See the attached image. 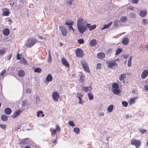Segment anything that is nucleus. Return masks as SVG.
<instances>
[{"label":"nucleus","instance_id":"obj_1","mask_svg":"<svg viewBox=\"0 0 148 148\" xmlns=\"http://www.w3.org/2000/svg\"><path fill=\"white\" fill-rule=\"evenodd\" d=\"M84 21L83 18H79L77 21V27L79 32L81 34H83L86 29L85 26L83 24Z\"/></svg>","mask_w":148,"mask_h":148},{"label":"nucleus","instance_id":"obj_2","mask_svg":"<svg viewBox=\"0 0 148 148\" xmlns=\"http://www.w3.org/2000/svg\"><path fill=\"white\" fill-rule=\"evenodd\" d=\"M119 86L117 83H114L112 84V92L115 95H118L120 93V90L119 89Z\"/></svg>","mask_w":148,"mask_h":148},{"label":"nucleus","instance_id":"obj_3","mask_svg":"<svg viewBox=\"0 0 148 148\" xmlns=\"http://www.w3.org/2000/svg\"><path fill=\"white\" fill-rule=\"evenodd\" d=\"M37 41V40L35 38H30L27 40L25 45L27 47L31 48L36 42Z\"/></svg>","mask_w":148,"mask_h":148},{"label":"nucleus","instance_id":"obj_4","mask_svg":"<svg viewBox=\"0 0 148 148\" xmlns=\"http://www.w3.org/2000/svg\"><path fill=\"white\" fill-rule=\"evenodd\" d=\"M116 60L109 61L106 62V63L109 68L111 69H114L115 67H117L118 65L116 62Z\"/></svg>","mask_w":148,"mask_h":148},{"label":"nucleus","instance_id":"obj_5","mask_svg":"<svg viewBox=\"0 0 148 148\" xmlns=\"http://www.w3.org/2000/svg\"><path fill=\"white\" fill-rule=\"evenodd\" d=\"M131 143L132 145H134L136 148H138L141 145V141L136 139H132L131 141Z\"/></svg>","mask_w":148,"mask_h":148},{"label":"nucleus","instance_id":"obj_6","mask_svg":"<svg viewBox=\"0 0 148 148\" xmlns=\"http://www.w3.org/2000/svg\"><path fill=\"white\" fill-rule=\"evenodd\" d=\"M75 53L77 57L80 58L83 57L84 55V53L82 50L79 48L76 49Z\"/></svg>","mask_w":148,"mask_h":148},{"label":"nucleus","instance_id":"obj_7","mask_svg":"<svg viewBox=\"0 0 148 148\" xmlns=\"http://www.w3.org/2000/svg\"><path fill=\"white\" fill-rule=\"evenodd\" d=\"M59 28L62 34L64 36H65L67 35V33L66 29L62 26H60Z\"/></svg>","mask_w":148,"mask_h":148},{"label":"nucleus","instance_id":"obj_8","mask_svg":"<svg viewBox=\"0 0 148 148\" xmlns=\"http://www.w3.org/2000/svg\"><path fill=\"white\" fill-rule=\"evenodd\" d=\"M60 95L59 94L56 92H53L52 94L53 99L55 101H58Z\"/></svg>","mask_w":148,"mask_h":148},{"label":"nucleus","instance_id":"obj_9","mask_svg":"<svg viewBox=\"0 0 148 148\" xmlns=\"http://www.w3.org/2000/svg\"><path fill=\"white\" fill-rule=\"evenodd\" d=\"M3 12L2 14V16H8L10 13V12L9 9L6 8H4L2 9Z\"/></svg>","mask_w":148,"mask_h":148},{"label":"nucleus","instance_id":"obj_10","mask_svg":"<svg viewBox=\"0 0 148 148\" xmlns=\"http://www.w3.org/2000/svg\"><path fill=\"white\" fill-rule=\"evenodd\" d=\"M148 75V70H145L142 72L141 74V77L143 79H145L147 77Z\"/></svg>","mask_w":148,"mask_h":148},{"label":"nucleus","instance_id":"obj_11","mask_svg":"<svg viewBox=\"0 0 148 148\" xmlns=\"http://www.w3.org/2000/svg\"><path fill=\"white\" fill-rule=\"evenodd\" d=\"M21 112L20 110H18L14 113L13 115H12V117L13 118H15L17 116H18Z\"/></svg>","mask_w":148,"mask_h":148},{"label":"nucleus","instance_id":"obj_12","mask_svg":"<svg viewBox=\"0 0 148 148\" xmlns=\"http://www.w3.org/2000/svg\"><path fill=\"white\" fill-rule=\"evenodd\" d=\"M97 41L95 39L91 40L89 42V45L92 47L95 46L97 44Z\"/></svg>","mask_w":148,"mask_h":148},{"label":"nucleus","instance_id":"obj_13","mask_svg":"<svg viewBox=\"0 0 148 148\" xmlns=\"http://www.w3.org/2000/svg\"><path fill=\"white\" fill-rule=\"evenodd\" d=\"M61 60L62 63L64 65L67 67L69 66V64L64 58H62L61 59Z\"/></svg>","mask_w":148,"mask_h":148},{"label":"nucleus","instance_id":"obj_14","mask_svg":"<svg viewBox=\"0 0 148 148\" xmlns=\"http://www.w3.org/2000/svg\"><path fill=\"white\" fill-rule=\"evenodd\" d=\"M126 78V74L125 73H123L121 74L120 76L119 77V80L121 82L123 81V83L125 82V79Z\"/></svg>","mask_w":148,"mask_h":148},{"label":"nucleus","instance_id":"obj_15","mask_svg":"<svg viewBox=\"0 0 148 148\" xmlns=\"http://www.w3.org/2000/svg\"><path fill=\"white\" fill-rule=\"evenodd\" d=\"M97 57L99 59H103L105 57V54L103 52H100L97 55Z\"/></svg>","mask_w":148,"mask_h":148},{"label":"nucleus","instance_id":"obj_16","mask_svg":"<svg viewBox=\"0 0 148 148\" xmlns=\"http://www.w3.org/2000/svg\"><path fill=\"white\" fill-rule=\"evenodd\" d=\"M147 11L146 10H141L140 13V15L141 17H145L147 14Z\"/></svg>","mask_w":148,"mask_h":148},{"label":"nucleus","instance_id":"obj_17","mask_svg":"<svg viewBox=\"0 0 148 148\" xmlns=\"http://www.w3.org/2000/svg\"><path fill=\"white\" fill-rule=\"evenodd\" d=\"M86 27H88L89 30L90 31H91L92 30L95 29L96 27V25H91L90 24L88 23L86 25Z\"/></svg>","mask_w":148,"mask_h":148},{"label":"nucleus","instance_id":"obj_18","mask_svg":"<svg viewBox=\"0 0 148 148\" xmlns=\"http://www.w3.org/2000/svg\"><path fill=\"white\" fill-rule=\"evenodd\" d=\"M18 75L21 77H23L25 75V73L23 70L21 69L19 70L18 72Z\"/></svg>","mask_w":148,"mask_h":148},{"label":"nucleus","instance_id":"obj_19","mask_svg":"<svg viewBox=\"0 0 148 148\" xmlns=\"http://www.w3.org/2000/svg\"><path fill=\"white\" fill-rule=\"evenodd\" d=\"M73 21H71L70 23H68L67 22H66L65 23V24L67 25H70L69 26V29L70 30H71V29H72V30H73V32H74V29H73V28L72 26V25L73 24Z\"/></svg>","mask_w":148,"mask_h":148},{"label":"nucleus","instance_id":"obj_20","mask_svg":"<svg viewBox=\"0 0 148 148\" xmlns=\"http://www.w3.org/2000/svg\"><path fill=\"white\" fill-rule=\"evenodd\" d=\"M12 112V110L11 109L9 108H6L5 110H4V112L7 115H9Z\"/></svg>","mask_w":148,"mask_h":148},{"label":"nucleus","instance_id":"obj_21","mask_svg":"<svg viewBox=\"0 0 148 148\" xmlns=\"http://www.w3.org/2000/svg\"><path fill=\"white\" fill-rule=\"evenodd\" d=\"M3 33L4 35L7 36L9 34L10 31L8 28H5L3 30Z\"/></svg>","mask_w":148,"mask_h":148},{"label":"nucleus","instance_id":"obj_22","mask_svg":"<svg viewBox=\"0 0 148 148\" xmlns=\"http://www.w3.org/2000/svg\"><path fill=\"white\" fill-rule=\"evenodd\" d=\"M129 42V39L126 38H124L122 40V43L124 45L128 44Z\"/></svg>","mask_w":148,"mask_h":148},{"label":"nucleus","instance_id":"obj_23","mask_svg":"<svg viewBox=\"0 0 148 148\" xmlns=\"http://www.w3.org/2000/svg\"><path fill=\"white\" fill-rule=\"evenodd\" d=\"M92 89V88L91 86L88 87H84L82 89V90L84 91L85 92H87L88 90L90 91Z\"/></svg>","mask_w":148,"mask_h":148},{"label":"nucleus","instance_id":"obj_24","mask_svg":"<svg viewBox=\"0 0 148 148\" xmlns=\"http://www.w3.org/2000/svg\"><path fill=\"white\" fill-rule=\"evenodd\" d=\"M81 63L83 69L88 66L87 62L84 60L81 61Z\"/></svg>","mask_w":148,"mask_h":148},{"label":"nucleus","instance_id":"obj_25","mask_svg":"<svg viewBox=\"0 0 148 148\" xmlns=\"http://www.w3.org/2000/svg\"><path fill=\"white\" fill-rule=\"evenodd\" d=\"M46 79L48 82L52 81L53 77L52 75L50 74H48L47 76Z\"/></svg>","mask_w":148,"mask_h":148},{"label":"nucleus","instance_id":"obj_26","mask_svg":"<svg viewBox=\"0 0 148 148\" xmlns=\"http://www.w3.org/2000/svg\"><path fill=\"white\" fill-rule=\"evenodd\" d=\"M127 20V18L126 16H123L121 17L120 21L122 23L126 22Z\"/></svg>","mask_w":148,"mask_h":148},{"label":"nucleus","instance_id":"obj_27","mask_svg":"<svg viewBox=\"0 0 148 148\" xmlns=\"http://www.w3.org/2000/svg\"><path fill=\"white\" fill-rule=\"evenodd\" d=\"M1 119L2 121H6L8 119V117L5 114H3L1 116Z\"/></svg>","mask_w":148,"mask_h":148},{"label":"nucleus","instance_id":"obj_28","mask_svg":"<svg viewBox=\"0 0 148 148\" xmlns=\"http://www.w3.org/2000/svg\"><path fill=\"white\" fill-rule=\"evenodd\" d=\"M40 114H41V116L43 117L45 116V114H43V112L42 111L40 110L37 112V116L39 117L40 116Z\"/></svg>","mask_w":148,"mask_h":148},{"label":"nucleus","instance_id":"obj_29","mask_svg":"<svg viewBox=\"0 0 148 148\" xmlns=\"http://www.w3.org/2000/svg\"><path fill=\"white\" fill-rule=\"evenodd\" d=\"M114 106L113 105H111L108 107L107 108V110L109 112H111L113 109Z\"/></svg>","mask_w":148,"mask_h":148},{"label":"nucleus","instance_id":"obj_30","mask_svg":"<svg viewBox=\"0 0 148 148\" xmlns=\"http://www.w3.org/2000/svg\"><path fill=\"white\" fill-rule=\"evenodd\" d=\"M85 75H81L79 78V81L81 83H83L85 80Z\"/></svg>","mask_w":148,"mask_h":148},{"label":"nucleus","instance_id":"obj_31","mask_svg":"<svg viewBox=\"0 0 148 148\" xmlns=\"http://www.w3.org/2000/svg\"><path fill=\"white\" fill-rule=\"evenodd\" d=\"M20 62L22 64H23L24 65H27V63L26 60L24 58H22L20 61Z\"/></svg>","mask_w":148,"mask_h":148},{"label":"nucleus","instance_id":"obj_32","mask_svg":"<svg viewBox=\"0 0 148 148\" xmlns=\"http://www.w3.org/2000/svg\"><path fill=\"white\" fill-rule=\"evenodd\" d=\"M89 99L90 100H92L94 98L93 94L92 93H89L88 94Z\"/></svg>","mask_w":148,"mask_h":148},{"label":"nucleus","instance_id":"obj_33","mask_svg":"<svg viewBox=\"0 0 148 148\" xmlns=\"http://www.w3.org/2000/svg\"><path fill=\"white\" fill-rule=\"evenodd\" d=\"M135 98H131L130 100L129 101V103L130 105H131L135 103Z\"/></svg>","mask_w":148,"mask_h":148},{"label":"nucleus","instance_id":"obj_34","mask_svg":"<svg viewBox=\"0 0 148 148\" xmlns=\"http://www.w3.org/2000/svg\"><path fill=\"white\" fill-rule=\"evenodd\" d=\"M73 131L77 134H78L80 132L79 128L77 127L74 128L73 129Z\"/></svg>","mask_w":148,"mask_h":148},{"label":"nucleus","instance_id":"obj_35","mask_svg":"<svg viewBox=\"0 0 148 148\" xmlns=\"http://www.w3.org/2000/svg\"><path fill=\"white\" fill-rule=\"evenodd\" d=\"M34 71L35 73H40L41 71V69L39 67H37L34 69Z\"/></svg>","mask_w":148,"mask_h":148},{"label":"nucleus","instance_id":"obj_36","mask_svg":"<svg viewBox=\"0 0 148 148\" xmlns=\"http://www.w3.org/2000/svg\"><path fill=\"white\" fill-rule=\"evenodd\" d=\"M122 51L121 49L120 48L118 49L116 52V55H118L119 54L121 53Z\"/></svg>","mask_w":148,"mask_h":148},{"label":"nucleus","instance_id":"obj_37","mask_svg":"<svg viewBox=\"0 0 148 148\" xmlns=\"http://www.w3.org/2000/svg\"><path fill=\"white\" fill-rule=\"evenodd\" d=\"M83 69L84 70V71L87 73H90L89 68L88 66L85 67Z\"/></svg>","mask_w":148,"mask_h":148},{"label":"nucleus","instance_id":"obj_38","mask_svg":"<svg viewBox=\"0 0 148 148\" xmlns=\"http://www.w3.org/2000/svg\"><path fill=\"white\" fill-rule=\"evenodd\" d=\"M5 53V51L4 49H0V55H3Z\"/></svg>","mask_w":148,"mask_h":148},{"label":"nucleus","instance_id":"obj_39","mask_svg":"<svg viewBox=\"0 0 148 148\" xmlns=\"http://www.w3.org/2000/svg\"><path fill=\"white\" fill-rule=\"evenodd\" d=\"M68 123L69 125L72 127H74L75 126L74 123L72 121H69V122Z\"/></svg>","mask_w":148,"mask_h":148},{"label":"nucleus","instance_id":"obj_40","mask_svg":"<svg viewBox=\"0 0 148 148\" xmlns=\"http://www.w3.org/2000/svg\"><path fill=\"white\" fill-rule=\"evenodd\" d=\"M122 104L125 107L127 106L128 105V103L127 102L125 101H123L122 102Z\"/></svg>","mask_w":148,"mask_h":148},{"label":"nucleus","instance_id":"obj_41","mask_svg":"<svg viewBox=\"0 0 148 148\" xmlns=\"http://www.w3.org/2000/svg\"><path fill=\"white\" fill-rule=\"evenodd\" d=\"M78 42L80 44H83L84 43V40L82 39H80L78 40Z\"/></svg>","mask_w":148,"mask_h":148},{"label":"nucleus","instance_id":"obj_42","mask_svg":"<svg viewBox=\"0 0 148 148\" xmlns=\"http://www.w3.org/2000/svg\"><path fill=\"white\" fill-rule=\"evenodd\" d=\"M6 72V70L5 69L2 71L0 74L1 76H2L4 75L5 74V73Z\"/></svg>","mask_w":148,"mask_h":148},{"label":"nucleus","instance_id":"obj_43","mask_svg":"<svg viewBox=\"0 0 148 148\" xmlns=\"http://www.w3.org/2000/svg\"><path fill=\"white\" fill-rule=\"evenodd\" d=\"M6 125H0V127L3 129L5 130L6 128Z\"/></svg>","mask_w":148,"mask_h":148},{"label":"nucleus","instance_id":"obj_44","mask_svg":"<svg viewBox=\"0 0 148 148\" xmlns=\"http://www.w3.org/2000/svg\"><path fill=\"white\" fill-rule=\"evenodd\" d=\"M22 55L21 54V55H20V54L19 53H18L17 56H16V59L18 60H19L21 59V56Z\"/></svg>","mask_w":148,"mask_h":148},{"label":"nucleus","instance_id":"obj_45","mask_svg":"<svg viewBox=\"0 0 148 148\" xmlns=\"http://www.w3.org/2000/svg\"><path fill=\"white\" fill-rule=\"evenodd\" d=\"M144 25H146L147 23V20L146 19H143L142 21Z\"/></svg>","mask_w":148,"mask_h":148},{"label":"nucleus","instance_id":"obj_46","mask_svg":"<svg viewBox=\"0 0 148 148\" xmlns=\"http://www.w3.org/2000/svg\"><path fill=\"white\" fill-rule=\"evenodd\" d=\"M77 97L78 99H80V98H81L82 97H83L81 93H77Z\"/></svg>","mask_w":148,"mask_h":148},{"label":"nucleus","instance_id":"obj_47","mask_svg":"<svg viewBox=\"0 0 148 148\" xmlns=\"http://www.w3.org/2000/svg\"><path fill=\"white\" fill-rule=\"evenodd\" d=\"M101 68V65L100 63H98L97 64V66L96 67V69H100Z\"/></svg>","mask_w":148,"mask_h":148},{"label":"nucleus","instance_id":"obj_48","mask_svg":"<svg viewBox=\"0 0 148 148\" xmlns=\"http://www.w3.org/2000/svg\"><path fill=\"white\" fill-rule=\"evenodd\" d=\"M49 57L48 58V62H50L51 61V57L50 56V53H49Z\"/></svg>","mask_w":148,"mask_h":148},{"label":"nucleus","instance_id":"obj_49","mask_svg":"<svg viewBox=\"0 0 148 148\" xmlns=\"http://www.w3.org/2000/svg\"><path fill=\"white\" fill-rule=\"evenodd\" d=\"M132 2L135 4H136L138 3L139 0H131Z\"/></svg>","mask_w":148,"mask_h":148},{"label":"nucleus","instance_id":"obj_50","mask_svg":"<svg viewBox=\"0 0 148 148\" xmlns=\"http://www.w3.org/2000/svg\"><path fill=\"white\" fill-rule=\"evenodd\" d=\"M56 130L57 131H60V129L58 125H56Z\"/></svg>","mask_w":148,"mask_h":148},{"label":"nucleus","instance_id":"obj_51","mask_svg":"<svg viewBox=\"0 0 148 148\" xmlns=\"http://www.w3.org/2000/svg\"><path fill=\"white\" fill-rule=\"evenodd\" d=\"M146 131V130L142 129L140 130V132L142 134H143Z\"/></svg>","mask_w":148,"mask_h":148},{"label":"nucleus","instance_id":"obj_52","mask_svg":"<svg viewBox=\"0 0 148 148\" xmlns=\"http://www.w3.org/2000/svg\"><path fill=\"white\" fill-rule=\"evenodd\" d=\"M56 132H57L56 130L55 129H54V130H53L51 132V134H56Z\"/></svg>","mask_w":148,"mask_h":148},{"label":"nucleus","instance_id":"obj_53","mask_svg":"<svg viewBox=\"0 0 148 148\" xmlns=\"http://www.w3.org/2000/svg\"><path fill=\"white\" fill-rule=\"evenodd\" d=\"M119 20H116L114 22V24L115 25L117 26L118 25V23L119 22Z\"/></svg>","mask_w":148,"mask_h":148},{"label":"nucleus","instance_id":"obj_54","mask_svg":"<svg viewBox=\"0 0 148 148\" xmlns=\"http://www.w3.org/2000/svg\"><path fill=\"white\" fill-rule=\"evenodd\" d=\"M79 99V104H82L83 103V101L82 100V99L81 98H80V99Z\"/></svg>","mask_w":148,"mask_h":148},{"label":"nucleus","instance_id":"obj_55","mask_svg":"<svg viewBox=\"0 0 148 148\" xmlns=\"http://www.w3.org/2000/svg\"><path fill=\"white\" fill-rule=\"evenodd\" d=\"M108 27L107 26V25H106H106H105L103 27H102L101 29V30H103V29H106L107 28H108Z\"/></svg>","mask_w":148,"mask_h":148},{"label":"nucleus","instance_id":"obj_56","mask_svg":"<svg viewBox=\"0 0 148 148\" xmlns=\"http://www.w3.org/2000/svg\"><path fill=\"white\" fill-rule=\"evenodd\" d=\"M132 117V115H130L129 114H127L126 115V119H128L130 117Z\"/></svg>","mask_w":148,"mask_h":148},{"label":"nucleus","instance_id":"obj_57","mask_svg":"<svg viewBox=\"0 0 148 148\" xmlns=\"http://www.w3.org/2000/svg\"><path fill=\"white\" fill-rule=\"evenodd\" d=\"M134 9V7H133L132 6H130L129 7V8H128L129 10H133Z\"/></svg>","mask_w":148,"mask_h":148},{"label":"nucleus","instance_id":"obj_58","mask_svg":"<svg viewBox=\"0 0 148 148\" xmlns=\"http://www.w3.org/2000/svg\"><path fill=\"white\" fill-rule=\"evenodd\" d=\"M127 65L128 66H131V61H128L127 62Z\"/></svg>","mask_w":148,"mask_h":148},{"label":"nucleus","instance_id":"obj_59","mask_svg":"<svg viewBox=\"0 0 148 148\" xmlns=\"http://www.w3.org/2000/svg\"><path fill=\"white\" fill-rule=\"evenodd\" d=\"M57 139H55L54 140H53L52 141L53 143L54 144V145H55L57 143Z\"/></svg>","mask_w":148,"mask_h":148},{"label":"nucleus","instance_id":"obj_60","mask_svg":"<svg viewBox=\"0 0 148 148\" xmlns=\"http://www.w3.org/2000/svg\"><path fill=\"white\" fill-rule=\"evenodd\" d=\"M146 91H148V86L146 85L144 87Z\"/></svg>","mask_w":148,"mask_h":148},{"label":"nucleus","instance_id":"obj_61","mask_svg":"<svg viewBox=\"0 0 148 148\" xmlns=\"http://www.w3.org/2000/svg\"><path fill=\"white\" fill-rule=\"evenodd\" d=\"M112 22H110V23H108V24L107 25H106L108 27H110L112 25Z\"/></svg>","mask_w":148,"mask_h":148},{"label":"nucleus","instance_id":"obj_62","mask_svg":"<svg viewBox=\"0 0 148 148\" xmlns=\"http://www.w3.org/2000/svg\"><path fill=\"white\" fill-rule=\"evenodd\" d=\"M104 113L103 112H100L99 113V116H104Z\"/></svg>","mask_w":148,"mask_h":148},{"label":"nucleus","instance_id":"obj_63","mask_svg":"<svg viewBox=\"0 0 148 148\" xmlns=\"http://www.w3.org/2000/svg\"><path fill=\"white\" fill-rule=\"evenodd\" d=\"M12 54H10L9 55V56H8V60H10V59L11 58V57H12Z\"/></svg>","mask_w":148,"mask_h":148},{"label":"nucleus","instance_id":"obj_64","mask_svg":"<svg viewBox=\"0 0 148 148\" xmlns=\"http://www.w3.org/2000/svg\"><path fill=\"white\" fill-rule=\"evenodd\" d=\"M68 3L69 5H71L72 4V0H71L70 1H69L68 2Z\"/></svg>","mask_w":148,"mask_h":148}]
</instances>
